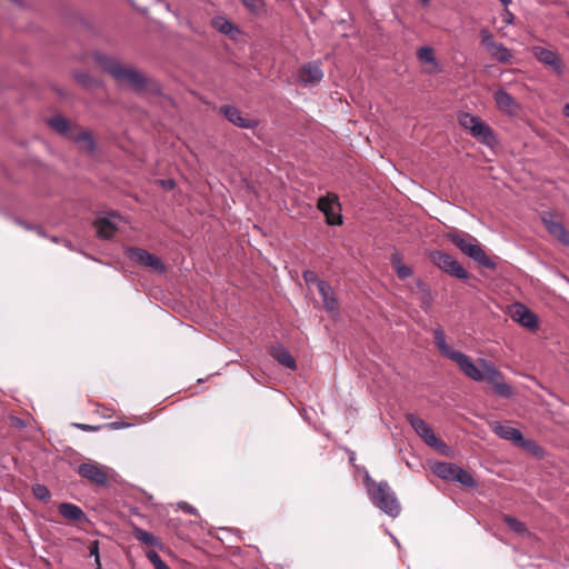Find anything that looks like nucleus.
I'll use <instances>...</instances> for the list:
<instances>
[{"label": "nucleus", "mask_w": 569, "mask_h": 569, "mask_svg": "<svg viewBox=\"0 0 569 569\" xmlns=\"http://www.w3.org/2000/svg\"><path fill=\"white\" fill-rule=\"evenodd\" d=\"M94 60L118 83L128 84L134 91L146 89L148 79L137 69L124 66L119 60L99 52L94 54Z\"/></svg>", "instance_id": "f257e3e1"}, {"label": "nucleus", "mask_w": 569, "mask_h": 569, "mask_svg": "<svg viewBox=\"0 0 569 569\" xmlns=\"http://www.w3.org/2000/svg\"><path fill=\"white\" fill-rule=\"evenodd\" d=\"M450 240L463 254L472 259L479 266L495 270L496 262L485 252L478 240L468 232L453 230L447 233Z\"/></svg>", "instance_id": "f03ea898"}, {"label": "nucleus", "mask_w": 569, "mask_h": 569, "mask_svg": "<svg viewBox=\"0 0 569 569\" xmlns=\"http://www.w3.org/2000/svg\"><path fill=\"white\" fill-rule=\"evenodd\" d=\"M450 240L463 254L472 259L479 266L495 270L496 262L485 252L478 240L468 232L453 230L447 233Z\"/></svg>", "instance_id": "7ed1b4c3"}, {"label": "nucleus", "mask_w": 569, "mask_h": 569, "mask_svg": "<svg viewBox=\"0 0 569 569\" xmlns=\"http://www.w3.org/2000/svg\"><path fill=\"white\" fill-rule=\"evenodd\" d=\"M47 123L59 134L81 144V148L89 153L96 150V142L89 131L69 122L62 116H56L47 120Z\"/></svg>", "instance_id": "20e7f679"}, {"label": "nucleus", "mask_w": 569, "mask_h": 569, "mask_svg": "<svg viewBox=\"0 0 569 569\" xmlns=\"http://www.w3.org/2000/svg\"><path fill=\"white\" fill-rule=\"evenodd\" d=\"M370 498L388 516L396 518L400 515V503L387 481H380Z\"/></svg>", "instance_id": "39448f33"}, {"label": "nucleus", "mask_w": 569, "mask_h": 569, "mask_svg": "<svg viewBox=\"0 0 569 569\" xmlns=\"http://www.w3.org/2000/svg\"><path fill=\"white\" fill-rule=\"evenodd\" d=\"M478 363L485 371V380L492 386L496 395L507 399L513 396V388L505 381L502 372L495 365L482 358Z\"/></svg>", "instance_id": "423d86ee"}, {"label": "nucleus", "mask_w": 569, "mask_h": 569, "mask_svg": "<svg viewBox=\"0 0 569 569\" xmlns=\"http://www.w3.org/2000/svg\"><path fill=\"white\" fill-rule=\"evenodd\" d=\"M406 418L416 433L421 437L428 446L440 450L442 453H447L449 450L448 446L436 436L432 428L425 420L413 413H408Z\"/></svg>", "instance_id": "0eeeda50"}, {"label": "nucleus", "mask_w": 569, "mask_h": 569, "mask_svg": "<svg viewBox=\"0 0 569 569\" xmlns=\"http://www.w3.org/2000/svg\"><path fill=\"white\" fill-rule=\"evenodd\" d=\"M430 260L435 266L451 277L459 280H467L469 278V273L466 269L447 252L435 250L430 252Z\"/></svg>", "instance_id": "6e6552de"}, {"label": "nucleus", "mask_w": 569, "mask_h": 569, "mask_svg": "<svg viewBox=\"0 0 569 569\" xmlns=\"http://www.w3.org/2000/svg\"><path fill=\"white\" fill-rule=\"evenodd\" d=\"M318 209L326 216V221L330 226H339L342 223V217L339 210L338 197L326 196L321 197L317 203Z\"/></svg>", "instance_id": "1a4fd4ad"}, {"label": "nucleus", "mask_w": 569, "mask_h": 569, "mask_svg": "<svg viewBox=\"0 0 569 569\" xmlns=\"http://www.w3.org/2000/svg\"><path fill=\"white\" fill-rule=\"evenodd\" d=\"M532 54L540 63L551 68L557 76H562L565 64L558 53L547 48L536 46L532 48Z\"/></svg>", "instance_id": "9d476101"}, {"label": "nucleus", "mask_w": 569, "mask_h": 569, "mask_svg": "<svg viewBox=\"0 0 569 569\" xmlns=\"http://www.w3.org/2000/svg\"><path fill=\"white\" fill-rule=\"evenodd\" d=\"M453 362H456L460 370L471 380L473 381H483L485 380V371L482 370L481 366H476L469 356L465 355L461 351H457L453 353L451 359Z\"/></svg>", "instance_id": "9b49d317"}, {"label": "nucleus", "mask_w": 569, "mask_h": 569, "mask_svg": "<svg viewBox=\"0 0 569 569\" xmlns=\"http://www.w3.org/2000/svg\"><path fill=\"white\" fill-rule=\"evenodd\" d=\"M453 362H456L460 370L471 380L473 381H483L485 380V371L482 370L481 366H476L469 356L465 355L461 351H457L453 353L451 359Z\"/></svg>", "instance_id": "f8f14e48"}, {"label": "nucleus", "mask_w": 569, "mask_h": 569, "mask_svg": "<svg viewBox=\"0 0 569 569\" xmlns=\"http://www.w3.org/2000/svg\"><path fill=\"white\" fill-rule=\"evenodd\" d=\"M126 254L129 259L153 270L163 272L166 269L164 264L157 256L149 253L144 249L131 247L126 249Z\"/></svg>", "instance_id": "ddd939ff"}, {"label": "nucleus", "mask_w": 569, "mask_h": 569, "mask_svg": "<svg viewBox=\"0 0 569 569\" xmlns=\"http://www.w3.org/2000/svg\"><path fill=\"white\" fill-rule=\"evenodd\" d=\"M77 472L83 479L96 486H106L108 483V475L104 469L96 462H83L79 465Z\"/></svg>", "instance_id": "4468645a"}, {"label": "nucleus", "mask_w": 569, "mask_h": 569, "mask_svg": "<svg viewBox=\"0 0 569 569\" xmlns=\"http://www.w3.org/2000/svg\"><path fill=\"white\" fill-rule=\"evenodd\" d=\"M510 317L513 321L520 323L525 328L528 329H537L538 328V318L537 316L529 310L526 306L521 303H515L510 310Z\"/></svg>", "instance_id": "2eb2a0df"}, {"label": "nucleus", "mask_w": 569, "mask_h": 569, "mask_svg": "<svg viewBox=\"0 0 569 569\" xmlns=\"http://www.w3.org/2000/svg\"><path fill=\"white\" fill-rule=\"evenodd\" d=\"M220 111L228 119L229 122L246 129H253L258 126V121L252 118L243 117L240 110L233 106H223L220 108Z\"/></svg>", "instance_id": "dca6fc26"}, {"label": "nucleus", "mask_w": 569, "mask_h": 569, "mask_svg": "<svg viewBox=\"0 0 569 569\" xmlns=\"http://www.w3.org/2000/svg\"><path fill=\"white\" fill-rule=\"evenodd\" d=\"M323 78V72L317 62H309L299 70V79L305 86L318 84Z\"/></svg>", "instance_id": "f3484780"}, {"label": "nucleus", "mask_w": 569, "mask_h": 569, "mask_svg": "<svg viewBox=\"0 0 569 569\" xmlns=\"http://www.w3.org/2000/svg\"><path fill=\"white\" fill-rule=\"evenodd\" d=\"M495 102L500 111L516 116L519 111V104L517 101L503 89H499L493 94Z\"/></svg>", "instance_id": "a211bd4d"}, {"label": "nucleus", "mask_w": 569, "mask_h": 569, "mask_svg": "<svg viewBox=\"0 0 569 569\" xmlns=\"http://www.w3.org/2000/svg\"><path fill=\"white\" fill-rule=\"evenodd\" d=\"M542 221L546 229L553 238L559 242L569 246V231L566 230L561 222L553 220L551 214L543 216Z\"/></svg>", "instance_id": "6ab92c4d"}, {"label": "nucleus", "mask_w": 569, "mask_h": 569, "mask_svg": "<svg viewBox=\"0 0 569 569\" xmlns=\"http://www.w3.org/2000/svg\"><path fill=\"white\" fill-rule=\"evenodd\" d=\"M490 427L491 430L501 439L512 441L517 445H522L523 436L520 430L511 426L502 425L498 421L490 423Z\"/></svg>", "instance_id": "aec40b11"}, {"label": "nucleus", "mask_w": 569, "mask_h": 569, "mask_svg": "<svg viewBox=\"0 0 569 569\" xmlns=\"http://www.w3.org/2000/svg\"><path fill=\"white\" fill-rule=\"evenodd\" d=\"M318 291L322 298L323 308L330 313H336L338 311V300L332 287L326 281H320L318 282Z\"/></svg>", "instance_id": "412c9836"}, {"label": "nucleus", "mask_w": 569, "mask_h": 569, "mask_svg": "<svg viewBox=\"0 0 569 569\" xmlns=\"http://www.w3.org/2000/svg\"><path fill=\"white\" fill-rule=\"evenodd\" d=\"M471 136L490 148L495 147L498 143L493 130L483 120H480L478 122Z\"/></svg>", "instance_id": "4be33fe9"}, {"label": "nucleus", "mask_w": 569, "mask_h": 569, "mask_svg": "<svg viewBox=\"0 0 569 569\" xmlns=\"http://www.w3.org/2000/svg\"><path fill=\"white\" fill-rule=\"evenodd\" d=\"M117 218L116 214H110L108 217L99 218L94 222V227L97 229V233L102 239H111L113 234L116 233L118 226L114 222V219Z\"/></svg>", "instance_id": "5701e85b"}, {"label": "nucleus", "mask_w": 569, "mask_h": 569, "mask_svg": "<svg viewBox=\"0 0 569 569\" xmlns=\"http://www.w3.org/2000/svg\"><path fill=\"white\" fill-rule=\"evenodd\" d=\"M60 515L72 522H82L87 520V515L77 505L71 502H61L58 507Z\"/></svg>", "instance_id": "b1692460"}, {"label": "nucleus", "mask_w": 569, "mask_h": 569, "mask_svg": "<svg viewBox=\"0 0 569 569\" xmlns=\"http://www.w3.org/2000/svg\"><path fill=\"white\" fill-rule=\"evenodd\" d=\"M270 355L283 367H286L290 370L297 369V362H296L295 358L291 356V353L284 347H282L280 345L272 346L270 349Z\"/></svg>", "instance_id": "393cba45"}, {"label": "nucleus", "mask_w": 569, "mask_h": 569, "mask_svg": "<svg viewBox=\"0 0 569 569\" xmlns=\"http://www.w3.org/2000/svg\"><path fill=\"white\" fill-rule=\"evenodd\" d=\"M433 339H435V343H436L437 348L439 349V351L448 359H451L453 353H456L458 351V350H455L453 348H451L449 345H447L446 335L441 327H437L433 330Z\"/></svg>", "instance_id": "a878e982"}, {"label": "nucleus", "mask_w": 569, "mask_h": 569, "mask_svg": "<svg viewBox=\"0 0 569 569\" xmlns=\"http://www.w3.org/2000/svg\"><path fill=\"white\" fill-rule=\"evenodd\" d=\"M212 27L220 33L234 38L239 29L227 18L216 17L212 19Z\"/></svg>", "instance_id": "bb28decb"}, {"label": "nucleus", "mask_w": 569, "mask_h": 569, "mask_svg": "<svg viewBox=\"0 0 569 569\" xmlns=\"http://www.w3.org/2000/svg\"><path fill=\"white\" fill-rule=\"evenodd\" d=\"M132 535L138 541H140L141 543H143L146 546L159 547V548H161V546H162L159 538H157L153 533H151L138 526H133Z\"/></svg>", "instance_id": "cd10ccee"}, {"label": "nucleus", "mask_w": 569, "mask_h": 569, "mask_svg": "<svg viewBox=\"0 0 569 569\" xmlns=\"http://www.w3.org/2000/svg\"><path fill=\"white\" fill-rule=\"evenodd\" d=\"M457 465L452 462H436L432 465V472L446 481H452Z\"/></svg>", "instance_id": "c85d7f7f"}, {"label": "nucleus", "mask_w": 569, "mask_h": 569, "mask_svg": "<svg viewBox=\"0 0 569 569\" xmlns=\"http://www.w3.org/2000/svg\"><path fill=\"white\" fill-rule=\"evenodd\" d=\"M489 53L492 58L502 63H508L512 59L511 51L501 42H498Z\"/></svg>", "instance_id": "c756f323"}, {"label": "nucleus", "mask_w": 569, "mask_h": 569, "mask_svg": "<svg viewBox=\"0 0 569 569\" xmlns=\"http://www.w3.org/2000/svg\"><path fill=\"white\" fill-rule=\"evenodd\" d=\"M480 120L481 119L479 117L468 112H463L458 117L459 124L466 130H468L470 133H472V131L475 130Z\"/></svg>", "instance_id": "7c9ffc66"}, {"label": "nucleus", "mask_w": 569, "mask_h": 569, "mask_svg": "<svg viewBox=\"0 0 569 569\" xmlns=\"http://www.w3.org/2000/svg\"><path fill=\"white\" fill-rule=\"evenodd\" d=\"M452 481H457L465 487H475L476 486V481L472 478V476L458 466L456 468Z\"/></svg>", "instance_id": "2f4dec72"}, {"label": "nucleus", "mask_w": 569, "mask_h": 569, "mask_svg": "<svg viewBox=\"0 0 569 569\" xmlns=\"http://www.w3.org/2000/svg\"><path fill=\"white\" fill-rule=\"evenodd\" d=\"M480 38H481V44L487 49L488 52L491 49H493L495 46L498 43L495 41L493 34L487 28H483L480 30Z\"/></svg>", "instance_id": "473e14b6"}, {"label": "nucleus", "mask_w": 569, "mask_h": 569, "mask_svg": "<svg viewBox=\"0 0 569 569\" xmlns=\"http://www.w3.org/2000/svg\"><path fill=\"white\" fill-rule=\"evenodd\" d=\"M503 521L511 530H513L517 533H522L526 531L525 523L515 517L506 515L503 516Z\"/></svg>", "instance_id": "72a5a7b5"}, {"label": "nucleus", "mask_w": 569, "mask_h": 569, "mask_svg": "<svg viewBox=\"0 0 569 569\" xmlns=\"http://www.w3.org/2000/svg\"><path fill=\"white\" fill-rule=\"evenodd\" d=\"M74 79L77 80V82L87 88L98 84V82L94 79H92L91 76L86 71L74 72Z\"/></svg>", "instance_id": "f704fd0d"}, {"label": "nucleus", "mask_w": 569, "mask_h": 569, "mask_svg": "<svg viewBox=\"0 0 569 569\" xmlns=\"http://www.w3.org/2000/svg\"><path fill=\"white\" fill-rule=\"evenodd\" d=\"M148 560L154 566V569H170L168 565L161 559L158 552L149 550L146 553Z\"/></svg>", "instance_id": "c9c22d12"}, {"label": "nucleus", "mask_w": 569, "mask_h": 569, "mask_svg": "<svg viewBox=\"0 0 569 569\" xmlns=\"http://www.w3.org/2000/svg\"><path fill=\"white\" fill-rule=\"evenodd\" d=\"M242 4L252 13L259 14L263 10L262 0H241Z\"/></svg>", "instance_id": "e433bc0d"}, {"label": "nucleus", "mask_w": 569, "mask_h": 569, "mask_svg": "<svg viewBox=\"0 0 569 569\" xmlns=\"http://www.w3.org/2000/svg\"><path fill=\"white\" fill-rule=\"evenodd\" d=\"M34 497L39 500L46 501L50 498V491L44 485L37 483L32 487Z\"/></svg>", "instance_id": "4c0bfd02"}, {"label": "nucleus", "mask_w": 569, "mask_h": 569, "mask_svg": "<svg viewBox=\"0 0 569 569\" xmlns=\"http://www.w3.org/2000/svg\"><path fill=\"white\" fill-rule=\"evenodd\" d=\"M418 58L420 59V61L422 62H426V63H433L435 62V54H433V50L429 47H421L419 50H418Z\"/></svg>", "instance_id": "58836bf2"}, {"label": "nucleus", "mask_w": 569, "mask_h": 569, "mask_svg": "<svg viewBox=\"0 0 569 569\" xmlns=\"http://www.w3.org/2000/svg\"><path fill=\"white\" fill-rule=\"evenodd\" d=\"M396 272L400 279H407L412 274L411 268L406 264H399L398 268L396 269Z\"/></svg>", "instance_id": "ea45409f"}, {"label": "nucleus", "mask_w": 569, "mask_h": 569, "mask_svg": "<svg viewBox=\"0 0 569 569\" xmlns=\"http://www.w3.org/2000/svg\"><path fill=\"white\" fill-rule=\"evenodd\" d=\"M365 486L368 490L369 496L373 492V490L377 488V485L379 482H376L367 472L363 479Z\"/></svg>", "instance_id": "a19ab883"}, {"label": "nucleus", "mask_w": 569, "mask_h": 569, "mask_svg": "<svg viewBox=\"0 0 569 569\" xmlns=\"http://www.w3.org/2000/svg\"><path fill=\"white\" fill-rule=\"evenodd\" d=\"M302 277L307 283H316L318 286V282L321 281L320 279H318L317 274L311 270H306Z\"/></svg>", "instance_id": "79ce46f5"}, {"label": "nucleus", "mask_w": 569, "mask_h": 569, "mask_svg": "<svg viewBox=\"0 0 569 569\" xmlns=\"http://www.w3.org/2000/svg\"><path fill=\"white\" fill-rule=\"evenodd\" d=\"M90 556H93L96 558V563L98 567H100V557H99V543L98 541L91 542L90 547Z\"/></svg>", "instance_id": "37998d69"}, {"label": "nucleus", "mask_w": 569, "mask_h": 569, "mask_svg": "<svg viewBox=\"0 0 569 569\" xmlns=\"http://www.w3.org/2000/svg\"><path fill=\"white\" fill-rule=\"evenodd\" d=\"M73 426L82 431H97L100 429V426H91L86 423H73Z\"/></svg>", "instance_id": "c03bdc74"}, {"label": "nucleus", "mask_w": 569, "mask_h": 569, "mask_svg": "<svg viewBox=\"0 0 569 569\" xmlns=\"http://www.w3.org/2000/svg\"><path fill=\"white\" fill-rule=\"evenodd\" d=\"M391 263H392V267L395 268V270L398 268L399 264H403L401 262V259H400L398 252L392 253Z\"/></svg>", "instance_id": "a18cd8bd"}, {"label": "nucleus", "mask_w": 569, "mask_h": 569, "mask_svg": "<svg viewBox=\"0 0 569 569\" xmlns=\"http://www.w3.org/2000/svg\"><path fill=\"white\" fill-rule=\"evenodd\" d=\"M513 13L510 12L509 10H506L505 14H503V21L507 23V24H511L513 22Z\"/></svg>", "instance_id": "49530a36"}, {"label": "nucleus", "mask_w": 569, "mask_h": 569, "mask_svg": "<svg viewBox=\"0 0 569 569\" xmlns=\"http://www.w3.org/2000/svg\"><path fill=\"white\" fill-rule=\"evenodd\" d=\"M422 299H423V301H427V302H429V300H430V292H429V290H427L425 288H423V298Z\"/></svg>", "instance_id": "de8ad7c7"}, {"label": "nucleus", "mask_w": 569, "mask_h": 569, "mask_svg": "<svg viewBox=\"0 0 569 569\" xmlns=\"http://www.w3.org/2000/svg\"><path fill=\"white\" fill-rule=\"evenodd\" d=\"M112 426L118 429V428H123V427H128L129 425L128 423H121V422H113Z\"/></svg>", "instance_id": "09e8293b"}, {"label": "nucleus", "mask_w": 569, "mask_h": 569, "mask_svg": "<svg viewBox=\"0 0 569 569\" xmlns=\"http://www.w3.org/2000/svg\"><path fill=\"white\" fill-rule=\"evenodd\" d=\"M563 114L569 118V103H566L563 106V110H562Z\"/></svg>", "instance_id": "8fccbe9b"}, {"label": "nucleus", "mask_w": 569, "mask_h": 569, "mask_svg": "<svg viewBox=\"0 0 569 569\" xmlns=\"http://www.w3.org/2000/svg\"><path fill=\"white\" fill-rule=\"evenodd\" d=\"M187 512L189 513H196V509L192 507V506H187L186 509H184Z\"/></svg>", "instance_id": "3c124183"}, {"label": "nucleus", "mask_w": 569, "mask_h": 569, "mask_svg": "<svg viewBox=\"0 0 569 569\" xmlns=\"http://www.w3.org/2000/svg\"><path fill=\"white\" fill-rule=\"evenodd\" d=\"M17 223L22 226L23 228L26 229H31V227L29 224H27L26 222L21 221V220H17Z\"/></svg>", "instance_id": "603ef678"}, {"label": "nucleus", "mask_w": 569, "mask_h": 569, "mask_svg": "<svg viewBox=\"0 0 569 569\" xmlns=\"http://www.w3.org/2000/svg\"><path fill=\"white\" fill-rule=\"evenodd\" d=\"M166 186H169V187H172L173 186V181L172 180H168V181H162Z\"/></svg>", "instance_id": "864d4df0"}, {"label": "nucleus", "mask_w": 569, "mask_h": 569, "mask_svg": "<svg viewBox=\"0 0 569 569\" xmlns=\"http://www.w3.org/2000/svg\"><path fill=\"white\" fill-rule=\"evenodd\" d=\"M503 6H508L512 0H500Z\"/></svg>", "instance_id": "5fc2aeb1"}, {"label": "nucleus", "mask_w": 569, "mask_h": 569, "mask_svg": "<svg viewBox=\"0 0 569 569\" xmlns=\"http://www.w3.org/2000/svg\"><path fill=\"white\" fill-rule=\"evenodd\" d=\"M349 461L352 463L355 461V452H351L349 457Z\"/></svg>", "instance_id": "6e6d98bb"}, {"label": "nucleus", "mask_w": 569, "mask_h": 569, "mask_svg": "<svg viewBox=\"0 0 569 569\" xmlns=\"http://www.w3.org/2000/svg\"><path fill=\"white\" fill-rule=\"evenodd\" d=\"M423 4H428L430 0H420Z\"/></svg>", "instance_id": "4d7b16f0"}, {"label": "nucleus", "mask_w": 569, "mask_h": 569, "mask_svg": "<svg viewBox=\"0 0 569 569\" xmlns=\"http://www.w3.org/2000/svg\"><path fill=\"white\" fill-rule=\"evenodd\" d=\"M98 569H101V566H100V567H98Z\"/></svg>", "instance_id": "13d9d810"}]
</instances>
